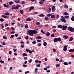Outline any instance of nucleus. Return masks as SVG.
Segmentation results:
<instances>
[{
  "instance_id": "6e6d98bb",
  "label": "nucleus",
  "mask_w": 74,
  "mask_h": 74,
  "mask_svg": "<svg viewBox=\"0 0 74 74\" xmlns=\"http://www.w3.org/2000/svg\"><path fill=\"white\" fill-rule=\"evenodd\" d=\"M67 50V48H65L63 49V50L64 51H66Z\"/></svg>"
},
{
  "instance_id": "f3484780",
  "label": "nucleus",
  "mask_w": 74,
  "mask_h": 74,
  "mask_svg": "<svg viewBox=\"0 0 74 74\" xmlns=\"http://www.w3.org/2000/svg\"><path fill=\"white\" fill-rule=\"evenodd\" d=\"M69 51L70 52H74V49H71L69 50Z\"/></svg>"
},
{
  "instance_id": "a18cd8bd",
  "label": "nucleus",
  "mask_w": 74,
  "mask_h": 74,
  "mask_svg": "<svg viewBox=\"0 0 74 74\" xmlns=\"http://www.w3.org/2000/svg\"><path fill=\"white\" fill-rule=\"evenodd\" d=\"M23 67H27V65H25V64L23 63Z\"/></svg>"
},
{
  "instance_id": "412c9836",
  "label": "nucleus",
  "mask_w": 74,
  "mask_h": 74,
  "mask_svg": "<svg viewBox=\"0 0 74 74\" xmlns=\"http://www.w3.org/2000/svg\"><path fill=\"white\" fill-rule=\"evenodd\" d=\"M39 16L40 17H43L45 16V15H44L43 14H41L40 15H39Z\"/></svg>"
},
{
  "instance_id": "423d86ee",
  "label": "nucleus",
  "mask_w": 74,
  "mask_h": 74,
  "mask_svg": "<svg viewBox=\"0 0 74 74\" xmlns=\"http://www.w3.org/2000/svg\"><path fill=\"white\" fill-rule=\"evenodd\" d=\"M64 8H66V9L68 8V6L66 4L64 5Z\"/></svg>"
},
{
  "instance_id": "4468645a",
  "label": "nucleus",
  "mask_w": 74,
  "mask_h": 74,
  "mask_svg": "<svg viewBox=\"0 0 74 74\" xmlns=\"http://www.w3.org/2000/svg\"><path fill=\"white\" fill-rule=\"evenodd\" d=\"M20 13L22 14H23L24 13V11L23 10H20Z\"/></svg>"
},
{
  "instance_id": "f03ea898",
  "label": "nucleus",
  "mask_w": 74,
  "mask_h": 74,
  "mask_svg": "<svg viewBox=\"0 0 74 74\" xmlns=\"http://www.w3.org/2000/svg\"><path fill=\"white\" fill-rule=\"evenodd\" d=\"M17 8L16 6V5H13V6H12V10H17Z\"/></svg>"
},
{
  "instance_id": "bb28decb",
  "label": "nucleus",
  "mask_w": 74,
  "mask_h": 74,
  "mask_svg": "<svg viewBox=\"0 0 74 74\" xmlns=\"http://www.w3.org/2000/svg\"><path fill=\"white\" fill-rule=\"evenodd\" d=\"M4 14L5 15H10V14L8 12H6L4 13Z\"/></svg>"
},
{
  "instance_id": "0eeeda50",
  "label": "nucleus",
  "mask_w": 74,
  "mask_h": 74,
  "mask_svg": "<svg viewBox=\"0 0 74 74\" xmlns=\"http://www.w3.org/2000/svg\"><path fill=\"white\" fill-rule=\"evenodd\" d=\"M34 7L33 6H31V7H30V8H29V11H31V10H34Z\"/></svg>"
},
{
  "instance_id": "7ed1b4c3",
  "label": "nucleus",
  "mask_w": 74,
  "mask_h": 74,
  "mask_svg": "<svg viewBox=\"0 0 74 74\" xmlns=\"http://www.w3.org/2000/svg\"><path fill=\"white\" fill-rule=\"evenodd\" d=\"M65 19V17H63L62 18L60 19V21L63 23H65L66 22V20Z\"/></svg>"
},
{
  "instance_id": "2eb2a0df",
  "label": "nucleus",
  "mask_w": 74,
  "mask_h": 74,
  "mask_svg": "<svg viewBox=\"0 0 74 74\" xmlns=\"http://www.w3.org/2000/svg\"><path fill=\"white\" fill-rule=\"evenodd\" d=\"M33 31V34H36L37 32V31H36L35 30H32Z\"/></svg>"
},
{
  "instance_id": "79ce46f5",
  "label": "nucleus",
  "mask_w": 74,
  "mask_h": 74,
  "mask_svg": "<svg viewBox=\"0 0 74 74\" xmlns=\"http://www.w3.org/2000/svg\"><path fill=\"white\" fill-rule=\"evenodd\" d=\"M25 1H22V3H21L22 4H25Z\"/></svg>"
},
{
  "instance_id": "13d9d810",
  "label": "nucleus",
  "mask_w": 74,
  "mask_h": 74,
  "mask_svg": "<svg viewBox=\"0 0 74 74\" xmlns=\"http://www.w3.org/2000/svg\"><path fill=\"white\" fill-rule=\"evenodd\" d=\"M29 73V71H27L26 72H25V74H27V73Z\"/></svg>"
},
{
  "instance_id": "20e7f679",
  "label": "nucleus",
  "mask_w": 74,
  "mask_h": 74,
  "mask_svg": "<svg viewBox=\"0 0 74 74\" xmlns=\"http://www.w3.org/2000/svg\"><path fill=\"white\" fill-rule=\"evenodd\" d=\"M68 27L64 25L62 26V29L63 30H65L66 29V28H68Z\"/></svg>"
},
{
  "instance_id": "6e6552de",
  "label": "nucleus",
  "mask_w": 74,
  "mask_h": 74,
  "mask_svg": "<svg viewBox=\"0 0 74 74\" xmlns=\"http://www.w3.org/2000/svg\"><path fill=\"white\" fill-rule=\"evenodd\" d=\"M58 28H62V27H63L62 25H58Z\"/></svg>"
},
{
  "instance_id": "9b49d317",
  "label": "nucleus",
  "mask_w": 74,
  "mask_h": 74,
  "mask_svg": "<svg viewBox=\"0 0 74 74\" xmlns=\"http://www.w3.org/2000/svg\"><path fill=\"white\" fill-rule=\"evenodd\" d=\"M58 39L57 38H54V42H56L58 41Z\"/></svg>"
},
{
  "instance_id": "680f3d73",
  "label": "nucleus",
  "mask_w": 74,
  "mask_h": 74,
  "mask_svg": "<svg viewBox=\"0 0 74 74\" xmlns=\"http://www.w3.org/2000/svg\"><path fill=\"white\" fill-rule=\"evenodd\" d=\"M25 50H26V51L27 52H29V49H26Z\"/></svg>"
},
{
  "instance_id": "338daca9",
  "label": "nucleus",
  "mask_w": 74,
  "mask_h": 74,
  "mask_svg": "<svg viewBox=\"0 0 74 74\" xmlns=\"http://www.w3.org/2000/svg\"><path fill=\"white\" fill-rule=\"evenodd\" d=\"M17 50V49H14L13 50L14 51V52H15Z\"/></svg>"
},
{
  "instance_id": "58836bf2",
  "label": "nucleus",
  "mask_w": 74,
  "mask_h": 74,
  "mask_svg": "<svg viewBox=\"0 0 74 74\" xmlns=\"http://www.w3.org/2000/svg\"><path fill=\"white\" fill-rule=\"evenodd\" d=\"M40 66H41V64H39L38 65L37 64H36V66L38 67H40Z\"/></svg>"
},
{
  "instance_id": "e2e57ef3",
  "label": "nucleus",
  "mask_w": 74,
  "mask_h": 74,
  "mask_svg": "<svg viewBox=\"0 0 74 74\" xmlns=\"http://www.w3.org/2000/svg\"><path fill=\"white\" fill-rule=\"evenodd\" d=\"M14 33H15V32L14 31H13L10 32V33H11V34H14Z\"/></svg>"
},
{
  "instance_id": "ddd939ff",
  "label": "nucleus",
  "mask_w": 74,
  "mask_h": 74,
  "mask_svg": "<svg viewBox=\"0 0 74 74\" xmlns=\"http://www.w3.org/2000/svg\"><path fill=\"white\" fill-rule=\"evenodd\" d=\"M57 40H58V41L60 42L61 41L62 39L61 38H57Z\"/></svg>"
},
{
  "instance_id": "7c9ffc66",
  "label": "nucleus",
  "mask_w": 74,
  "mask_h": 74,
  "mask_svg": "<svg viewBox=\"0 0 74 74\" xmlns=\"http://www.w3.org/2000/svg\"><path fill=\"white\" fill-rule=\"evenodd\" d=\"M38 47H41V43H39L37 45Z\"/></svg>"
},
{
  "instance_id": "4c0bfd02",
  "label": "nucleus",
  "mask_w": 74,
  "mask_h": 74,
  "mask_svg": "<svg viewBox=\"0 0 74 74\" xmlns=\"http://www.w3.org/2000/svg\"><path fill=\"white\" fill-rule=\"evenodd\" d=\"M15 2L16 3H19L20 1H17L16 0H15Z\"/></svg>"
},
{
  "instance_id": "8fccbe9b",
  "label": "nucleus",
  "mask_w": 74,
  "mask_h": 74,
  "mask_svg": "<svg viewBox=\"0 0 74 74\" xmlns=\"http://www.w3.org/2000/svg\"><path fill=\"white\" fill-rule=\"evenodd\" d=\"M56 10L55 9H52V11L53 12H55Z\"/></svg>"
},
{
  "instance_id": "393cba45",
  "label": "nucleus",
  "mask_w": 74,
  "mask_h": 74,
  "mask_svg": "<svg viewBox=\"0 0 74 74\" xmlns=\"http://www.w3.org/2000/svg\"><path fill=\"white\" fill-rule=\"evenodd\" d=\"M52 15V14H47V17H50L51 15Z\"/></svg>"
},
{
  "instance_id": "2f4dec72",
  "label": "nucleus",
  "mask_w": 74,
  "mask_h": 74,
  "mask_svg": "<svg viewBox=\"0 0 74 74\" xmlns=\"http://www.w3.org/2000/svg\"><path fill=\"white\" fill-rule=\"evenodd\" d=\"M3 38L5 40L7 39V38L5 36H3Z\"/></svg>"
},
{
  "instance_id": "a19ab883",
  "label": "nucleus",
  "mask_w": 74,
  "mask_h": 74,
  "mask_svg": "<svg viewBox=\"0 0 74 74\" xmlns=\"http://www.w3.org/2000/svg\"><path fill=\"white\" fill-rule=\"evenodd\" d=\"M37 41L38 42H41V40H39V39L37 40Z\"/></svg>"
},
{
  "instance_id": "4be33fe9",
  "label": "nucleus",
  "mask_w": 74,
  "mask_h": 74,
  "mask_svg": "<svg viewBox=\"0 0 74 74\" xmlns=\"http://www.w3.org/2000/svg\"><path fill=\"white\" fill-rule=\"evenodd\" d=\"M16 7L17 8V9H16V10H18V8L20 7L21 6L20 5H19L17 4V6H16Z\"/></svg>"
},
{
  "instance_id": "c9c22d12",
  "label": "nucleus",
  "mask_w": 74,
  "mask_h": 74,
  "mask_svg": "<svg viewBox=\"0 0 74 74\" xmlns=\"http://www.w3.org/2000/svg\"><path fill=\"white\" fill-rule=\"evenodd\" d=\"M55 17V16L54 15H52L51 16V17L52 18H54Z\"/></svg>"
},
{
  "instance_id": "f257e3e1",
  "label": "nucleus",
  "mask_w": 74,
  "mask_h": 74,
  "mask_svg": "<svg viewBox=\"0 0 74 74\" xmlns=\"http://www.w3.org/2000/svg\"><path fill=\"white\" fill-rule=\"evenodd\" d=\"M68 29L71 32H74V28L71 27H68Z\"/></svg>"
},
{
  "instance_id": "6ab92c4d",
  "label": "nucleus",
  "mask_w": 74,
  "mask_h": 74,
  "mask_svg": "<svg viewBox=\"0 0 74 74\" xmlns=\"http://www.w3.org/2000/svg\"><path fill=\"white\" fill-rule=\"evenodd\" d=\"M45 19L46 21H49V18L47 17H45Z\"/></svg>"
},
{
  "instance_id": "5701e85b",
  "label": "nucleus",
  "mask_w": 74,
  "mask_h": 74,
  "mask_svg": "<svg viewBox=\"0 0 74 74\" xmlns=\"http://www.w3.org/2000/svg\"><path fill=\"white\" fill-rule=\"evenodd\" d=\"M64 14L65 16L69 15V14H68V13L67 12H64Z\"/></svg>"
},
{
  "instance_id": "69168bd1",
  "label": "nucleus",
  "mask_w": 74,
  "mask_h": 74,
  "mask_svg": "<svg viewBox=\"0 0 74 74\" xmlns=\"http://www.w3.org/2000/svg\"><path fill=\"white\" fill-rule=\"evenodd\" d=\"M43 69L45 70H47V68H44Z\"/></svg>"
},
{
  "instance_id": "4d7b16f0",
  "label": "nucleus",
  "mask_w": 74,
  "mask_h": 74,
  "mask_svg": "<svg viewBox=\"0 0 74 74\" xmlns=\"http://www.w3.org/2000/svg\"><path fill=\"white\" fill-rule=\"evenodd\" d=\"M33 61L32 59H30V60H29V63H30L31 62H32Z\"/></svg>"
},
{
  "instance_id": "603ef678",
  "label": "nucleus",
  "mask_w": 74,
  "mask_h": 74,
  "mask_svg": "<svg viewBox=\"0 0 74 74\" xmlns=\"http://www.w3.org/2000/svg\"><path fill=\"white\" fill-rule=\"evenodd\" d=\"M40 25V23L39 22H37L36 23V25Z\"/></svg>"
},
{
  "instance_id": "c85d7f7f",
  "label": "nucleus",
  "mask_w": 74,
  "mask_h": 74,
  "mask_svg": "<svg viewBox=\"0 0 74 74\" xmlns=\"http://www.w3.org/2000/svg\"><path fill=\"white\" fill-rule=\"evenodd\" d=\"M0 21L1 22H3L4 21V19L3 18H1L0 19Z\"/></svg>"
},
{
  "instance_id": "37998d69",
  "label": "nucleus",
  "mask_w": 74,
  "mask_h": 74,
  "mask_svg": "<svg viewBox=\"0 0 74 74\" xmlns=\"http://www.w3.org/2000/svg\"><path fill=\"white\" fill-rule=\"evenodd\" d=\"M55 8H56L55 6L54 5V6H53L51 8H52V9H55Z\"/></svg>"
},
{
  "instance_id": "aec40b11",
  "label": "nucleus",
  "mask_w": 74,
  "mask_h": 74,
  "mask_svg": "<svg viewBox=\"0 0 74 74\" xmlns=\"http://www.w3.org/2000/svg\"><path fill=\"white\" fill-rule=\"evenodd\" d=\"M63 64L65 66L68 65V63L67 62H64L63 63Z\"/></svg>"
},
{
  "instance_id": "864d4df0",
  "label": "nucleus",
  "mask_w": 74,
  "mask_h": 74,
  "mask_svg": "<svg viewBox=\"0 0 74 74\" xmlns=\"http://www.w3.org/2000/svg\"><path fill=\"white\" fill-rule=\"evenodd\" d=\"M41 32H42V33L43 34H45V32H44V31L42 30H41Z\"/></svg>"
},
{
  "instance_id": "a211bd4d",
  "label": "nucleus",
  "mask_w": 74,
  "mask_h": 74,
  "mask_svg": "<svg viewBox=\"0 0 74 74\" xmlns=\"http://www.w3.org/2000/svg\"><path fill=\"white\" fill-rule=\"evenodd\" d=\"M2 17L3 18H8V17L7 16H6L4 15L2 16Z\"/></svg>"
},
{
  "instance_id": "bf43d9fd",
  "label": "nucleus",
  "mask_w": 74,
  "mask_h": 74,
  "mask_svg": "<svg viewBox=\"0 0 74 74\" xmlns=\"http://www.w3.org/2000/svg\"><path fill=\"white\" fill-rule=\"evenodd\" d=\"M8 24L7 23H6L5 25V27H8Z\"/></svg>"
},
{
  "instance_id": "473e14b6",
  "label": "nucleus",
  "mask_w": 74,
  "mask_h": 74,
  "mask_svg": "<svg viewBox=\"0 0 74 74\" xmlns=\"http://www.w3.org/2000/svg\"><path fill=\"white\" fill-rule=\"evenodd\" d=\"M0 62H1V63H5V62L2 60H0Z\"/></svg>"
},
{
  "instance_id": "dca6fc26",
  "label": "nucleus",
  "mask_w": 74,
  "mask_h": 74,
  "mask_svg": "<svg viewBox=\"0 0 74 74\" xmlns=\"http://www.w3.org/2000/svg\"><path fill=\"white\" fill-rule=\"evenodd\" d=\"M36 38L37 39H41V38H42V37L40 36H38L36 37Z\"/></svg>"
},
{
  "instance_id": "cd10ccee",
  "label": "nucleus",
  "mask_w": 74,
  "mask_h": 74,
  "mask_svg": "<svg viewBox=\"0 0 74 74\" xmlns=\"http://www.w3.org/2000/svg\"><path fill=\"white\" fill-rule=\"evenodd\" d=\"M28 25L27 24H26L25 27V29H28Z\"/></svg>"
},
{
  "instance_id": "b1692460",
  "label": "nucleus",
  "mask_w": 74,
  "mask_h": 74,
  "mask_svg": "<svg viewBox=\"0 0 74 74\" xmlns=\"http://www.w3.org/2000/svg\"><path fill=\"white\" fill-rule=\"evenodd\" d=\"M27 54L25 53H23V56H27Z\"/></svg>"
},
{
  "instance_id": "9d476101",
  "label": "nucleus",
  "mask_w": 74,
  "mask_h": 74,
  "mask_svg": "<svg viewBox=\"0 0 74 74\" xmlns=\"http://www.w3.org/2000/svg\"><path fill=\"white\" fill-rule=\"evenodd\" d=\"M26 21H32V19L30 18H28L26 19Z\"/></svg>"
},
{
  "instance_id": "72a5a7b5",
  "label": "nucleus",
  "mask_w": 74,
  "mask_h": 74,
  "mask_svg": "<svg viewBox=\"0 0 74 74\" xmlns=\"http://www.w3.org/2000/svg\"><path fill=\"white\" fill-rule=\"evenodd\" d=\"M71 18V19L73 21H74V16H73Z\"/></svg>"
},
{
  "instance_id": "ea45409f",
  "label": "nucleus",
  "mask_w": 74,
  "mask_h": 74,
  "mask_svg": "<svg viewBox=\"0 0 74 74\" xmlns=\"http://www.w3.org/2000/svg\"><path fill=\"white\" fill-rule=\"evenodd\" d=\"M3 6L5 8H6L7 7V5L6 3H4L3 4Z\"/></svg>"
},
{
  "instance_id": "39448f33",
  "label": "nucleus",
  "mask_w": 74,
  "mask_h": 74,
  "mask_svg": "<svg viewBox=\"0 0 74 74\" xmlns=\"http://www.w3.org/2000/svg\"><path fill=\"white\" fill-rule=\"evenodd\" d=\"M33 33V30H29L28 31V34L29 35L30 34H31Z\"/></svg>"
},
{
  "instance_id": "774afa93",
  "label": "nucleus",
  "mask_w": 74,
  "mask_h": 74,
  "mask_svg": "<svg viewBox=\"0 0 74 74\" xmlns=\"http://www.w3.org/2000/svg\"><path fill=\"white\" fill-rule=\"evenodd\" d=\"M71 57L72 58H74V55H72L71 56Z\"/></svg>"
},
{
  "instance_id": "1a4fd4ad",
  "label": "nucleus",
  "mask_w": 74,
  "mask_h": 74,
  "mask_svg": "<svg viewBox=\"0 0 74 74\" xmlns=\"http://www.w3.org/2000/svg\"><path fill=\"white\" fill-rule=\"evenodd\" d=\"M14 3V2L12 1H10L9 3V4L10 5H13Z\"/></svg>"
},
{
  "instance_id": "3c124183",
  "label": "nucleus",
  "mask_w": 74,
  "mask_h": 74,
  "mask_svg": "<svg viewBox=\"0 0 74 74\" xmlns=\"http://www.w3.org/2000/svg\"><path fill=\"white\" fill-rule=\"evenodd\" d=\"M29 38V37L28 36H25V39L26 40H28Z\"/></svg>"
},
{
  "instance_id": "c03bdc74",
  "label": "nucleus",
  "mask_w": 74,
  "mask_h": 74,
  "mask_svg": "<svg viewBox=\"0 0 74 74\" xmlns=\"http://www.w3.org/2000/svg\"><path fill=\"white\" fill-rule=\"evenodd\" d=\"M29 53L30 54H32V51L30 50H29Z\"/></svg>"
},
{
  "instance_id": "09e8293b",
  "label": "nucleus",
  "mask_w": 74,
  "mask_h": 74,
  "mask_svg": "<svg viewBox=\"0 0 74 74\" xmlns=\"http://www.w3.org/2000/svg\"><path fill=\"white\" fill-rule=\"evenodd\" d=\"M21 47H22V48H24V44H22L21 45Z\"/></svg>"
},
{
  "instance_id": "f704fd0d",
  "label": "nucleus",
  "mask_w": 74,
  "mask_h": 74,
  "mask_svg": "<svg viewBox=\"0 0 74 74\" xmlns=\"http://www.w3.org/2000/svg\"><path fill=\"white\" fill-rule=\"evenodd\" d=\"M39 3L40 5L42 4L43 3V2L41 1H40L39 2Z\"/></svg>"
},
{
  "instance_id": "0e129e2a",
  "label": "nucleus",
  "mask_w": 74,
  "mask_h": 74,
  "mask_svg": "<svg viewBox=\"0 0 74 74\" xmlns=\"http://www.w3.org/2000/svg\"><path fill=\"white\" fill-rule=\"evenodd\" d=\"M50 70H47L46 71V72L47 73H49V72H50Z\"/></svg>"
},
{
  "instance_id": "e433bc0d",
  "label": "nucleus",
  "mask_w": 74,
  "mask_h": 74,
  "mask_svg": "<svg viewBox=\"0 0 74 74\" xmlns=\"http://www.w3.org/2000/svg\"><path fill=\"white\" fill-rule=\"evenodd\" d=\"M14 37V35H11V36L10 37V38H13Z\"/></svg>"
},
{
  "instance_id": "052dcab7",
  "label": "nucleus",
  "mask_w": 74,
  "mask_h": 74,
  "mask_svg": "<svg viewBox=\"0 0 74 74\" xmlns=\"http://www.w3.org/2000/svg\"><path fill=\"white\" fill-rule=\"evenodd\" d=\"M55 35L54 34H52L51 35V36L52 37H53Z\"/></svg>"
},
{
  "instance_id": "de8ad7c7",
  "label": "nucleus",
  "mask_w": 74,
  "mask_h": 74,
  "mask_svg": "<svg viewBox=\"0 0 74 74\" xmlns=\"http://www.w3.org/2000/svg\"><path fill=\"white\" fill-rule=\"evenodd\" d=\"M60 66V64H57L56 65V67H59V66Z\"/></svg>"
},
{
  "instance_id": "c756f323",
  "label": "nucleus",
  "mask_w": 74,
  "mask_h": 74,
  "mask_svg": "<svg viewBox=\"0 0 74 74\" xmlns=\"http://www.w3.org/2000/svg\"><path fill=\"white\" fill-rule=\"evenodd\" d=\"M50 35V33L49 32H47L46 34V36H49Z\"/></svg>"
},
{
  "instance_id": "f8f14e48",
  "label": "nucleus",
  "mask_w": 74,
  "mask_h": 74,
  "mask_svg": "<svg viewBox=\"0 0 74 74\" xmlns=\"http://www.w3.org/2000/svg\"><path fill=\"white\" fill-rule=\"evenodd\" d=\"M63 38L65 39H67L68 38V36L66 35H64L63 36Z\"/></svg>"
},
{
  "instance_id": "a878e982",
  "label": "nucleus",
  "mask_w": 74,
  "mask_h": 74,
  "mask_svg": "<svg viewBox=\"0 0 74 74\" xmlns=\"http://www.w3.org/2000/svg\"><path fill=\"white\" fill-rule=\"evenodd\" d=\"M43 45L44 46H46L47 45V43L46 42H44L43 43Z\"/></svg>"
},
{
  "instance_id": "5fc2aeb1",
  "label": "nucleus",
  "mask_w": 74,
  "mask_h": 74,
  "mask_svg": "<svg viewBox=\"0 0 74 74\" xmlns=\"http://www.w3.org/2000/svg\"><path fill=\"white\" fill-rule=\"evenodd\" d=\"M64 17L65 18H69V16H64Z\"/></svg>"
},
{
  "instance_id": "49530a36",
  "label": "nucleus",
  "mask_w": 74,
  "mask_h": 74,
  "mask_svg": "<svg viewBox=\"0 0 74 74\" xmlns=\"http://www.w3.org/2000/svg\"><path fill=\"white\" fill-rule=\"evenodd\" d=\"M36 42L35 40L33 41V42H32V43L33 44H36Z\"/></svg>"
}]
</instances>
